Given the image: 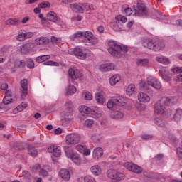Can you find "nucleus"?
Here are the masks:
<instances>
[{"instance_id": "obj_1", "label": "nucleus", "mask_w": 182, "mask_h": 182, "mask_svg": "<svg viewBox=\"0 0 182 182\" xmlns=\"http://www.w3.org/2000/svg\"><path fill=\"white\" fill-rule=\"evenodd\" d=\"M171 98L163 97L154 105V112L156 114H182V109L180 108L174 109L170 107Z\"/></svg>"}, {"instance_id": "obj_2", "label": "nucleus", "mask_w": 182, "mask_h": 182, "mask_svg": "<svg viewBox=\"0 0 182 182\" xmlns=\"http://www.w3.org/2000/svg\"><path fill=\"white\" fill-rule=\"evenodd\" d=\"M109 48L107 49L109 53L115 58H120L123 56V53L129 52V47L124 44L119 45L113 40H110L108 43Z\"/></svg>"}, {"instance_id": "obj_3", "label": "nucleus", "mask_w": 182, "mask_h": 182, "mask_svg": "<svg viewBox=\"0 0 182 182\" xmlns=\"http://www.w3.org/2000/svg\"><path fill=\"white\" fill-rule=\"evenodd\" d=\"M142 46L147 48L154 52H159L161 49H164V43L159 41H156L150 38H145L142 41Z\"/></svg>"}, {"instance_id": "obj_4", "label": "nucleus", "mask_w": 182, "mask_h": 182, "mask_svg": "<svg viewBox=\"0 0 182 182\" xmlns=\"http://www.w3.org/2000/svg\"><path fill=\"white\" fill-rule=\"evenodd\" d=\"M78 111L81 114H102V109L95 106L80 105L78 107Z\"/></svg>"}, {"instance_id": "obj_5", "label": "nucleus", "mask_w": 182, "mask_h": 182, "mask_svg": "<svg viewBox=\"0 0 182 182\" xmlns=\"http://www.w3.org/2000/svg\"><path fill=\"white\" fill-rule=\"evenodd\" d=\"M107 176L108 178L112 180L111 182H120L126 178L124 173L114 169H109L107 171Z\"/></svg>"}, {"instance_id": "obj_6", "label": "nucleus", "mask_w": 182, "mask_h": 182, "mask_svg": "<svg viewBox=\"0 0 182 182\" xmlns=\"http://www.w3.org/2000/svg\"><path fill=\"white\" fill-rule=\"evenodd\" d=\"M69 55L76 56L77 59H81V60H86V58H87V53H86V50L79 48H72L68 51Z\"/></svg>"}, {"instance_id": "obj_7", "label": "nucleus", "mask_w": 182, "mask_h": 182, "mask_svg": "<svg viewBox=\"0 0 182 182\" xmlns=\"http://www.w3.org/2000/svg\"><path fill=\"white\" fill-rule=\"evenodd\" d=\"M135 14L137 16H141L142 18H146L149 13H147V7L146 4L142 3H139L137 6H135Z\"/></svg>"}, {"instance_id": "obj_8", "label": "nucleus", "mask_w": 182, "mask_h": 182, "mask_svg": "<svg viewBox=\"0 0 182 182\" xmlns=\"http://www.w3.org/2000/svg\"><path fill=\"white\" fill-rule=\"evenodd\" d=\"M124 167L127 170H129V171L135 173V174H141V173H143V168L141 167H140L139 165H136L132 162L124 163Z\"/></svg>"}, {"instance_id": "obj_9", "label": "nucleus", "mask_w": 182, "mask_h": 182, "mask_svg": "<svg viewBox=\"0 0 182 182\" xmlns=\"http://www.w3.org/2000/svg\"><path fill=\"white\" fill-rule=\"evenodd\" d=\"M65 140L67 144H77L80 141V136L77 134H70L65 136Z\"/></svg>"}, {"instance_id": "obj_10", "label": "nucleus", "mask_w": 182, "mask_h": 182, "mask_svg": "<svg viewBox=\"0 0 182 182\" xmlns=\"http://www.w3.org/2000/svg\"><path fill=\"white\" fill-rule=\"evenodd\" d=\"M47 19L48 21H50V22H54V23H58L61 26H63V24L65 23L60 19L58 18V16L56 15V13H55V11L48 12L47 14Z\"/></svg>"}, {"instance_id": "obj_11", "label": "nucleus", "mask_w": 182, "mask_h": 182, "mask_svg": "<svg viewBox=\"0 0 182 182\" xmlns=\"http://www.w3.org/2000/svg\"><path fill=\"white\" fill-rule=\"evenodd\" d=\"M68 76L72 79V83H73V80L82 77V73L76 68H70L68 70Z\"/></svg>"}, {"instance_id": "obj_12", "label": "nucleus", "mask_w": 182, "mask_h": 182, "mask_svg": "<svg viewBox=\"0 0 182 182\" xmlns=\"http://www.w3.org/2000/svg\"><path fill=\"white\" fill-rule=\"evenodd\" d=\"M12 102V93L10 90H7L5 92V96L3 98V103L0 104V110H4L5 109V105H9Z\"/></svg>"}, {"instance_id": "obj_13", "label": "nucleus", "mask_w": 182, "mask_h": 182, "mask_svg": "<svg viewBox=\"0 0 182 182\" xmlns=\"http://www.w3.org/2000/svg\"><path fill=\"white\" fill-rule=\"evenodd\" d=\"M112 99L114 100V102L115 103V106H119V107H122V106H124V105H126V99L124 98L123 96L116 95L112 97Z\"/></svg>"}, {"instance_id": "obj_14", "label": "nucleus", "mask_w": 182, "mask_h": 182, "mask_svg": "<svg viewBox=\"0 0 182 182\" xmlns=\"http://www.w3.org/2000/svg\"><path fill=\"white\" fill-rule=\"evenodd\" d=\"M149 15L153 18L154 19H156L157 21H164V19H166V16L161 13L159 12L156 9H154L150 13Z\"/></svg>"}, {"instance_id": "obj_15", "label": "nucleus", "mask_w": 182, "mask_h": 182, "mask_svg": "<svg viewBox=\"0 0 182 182\" xmlns=\"http://www.w3.org/2000/svg\"><path fill=\"white\" fill-rule=\"evenodd\" d=\"M49 153H51L54 157H60L61 151L57 146L53 145L48 149Z\"/></svg>"}, {"instance_id": "obj_16", "label": "nucleus", "mask_w": 182, "mask_h": 182, "mask_svg": "<svg viewBox=\"0 0 182 182\" xmlns=\"http://www.w3.org/2000/svg\"><path fill=\"white\" fill-rule=\"evenodd\" d=\"M109 25L112 29H113V31L115 32H122V31H123V24H122L120 21H117L111 22Z\"/></svg>"}, {"instance_id": "obj_17", "label": "nucleus", "mask_w": 182, "mask_h": 182, "mask_svg": "<svg viewBox=\"0 0 182 182\" xmlns=\"http://www.w3.org/2000/svg\"><path fill=\"white\" fill-rule=\"evenodd\" d=\"M100 69L102 72H110L111 70H114V64L112 63L102 64L100 66Z\"/></svg>"}, {"instance_id": "obj_18", "label": "nucleus", "mask_w": 182, "mask_h": 182, "mask_svg": "<svg viewBox=\"0 0 182 182\" xmlns=\"http://www.w3.org/2000/svg\"><path fill=\"white\" fill-rule=\"evenodd\" d=\"M70 159L76 164V166H80L82 164V158L78 154L74 153L70 155Z\"/></svg>"}, {"instance_id": "obj_19", "label": "nucleus", "mask_w": 182, "mask_h": 182, "mask_svg": "<svg viewBox=\"0 0 182 182\" xmlns=\"http://www.w3.org/2000/svg\"><path fill=\"white\" fill-rule=\"evenodd\" d=\"M70 8L72 9L73 12L76 14H83V9H82V4L79 5L76 3L70 4Z\"/></svg>"}, {"instance_id": "obj_20", "label": "nucleus", "mask_w": 182, "mask_h": 182, "mask_svg": "<svg viewBox=\"0 0 182 182\" xmlns=\"http://www.w3.org/2000/svg\"><path fill=\"white\" fill-rule=\"evenodd\" d=\"M60 177L64 181H69L70 180V172L68 169H62L60 171Z\"/></svg>"}, {"instance_id": "obj_21", "label": "nucleus", "mask_w": 182, "mask_h": 182, "mask_svg": "<svg viewBox=\"0 0 182 182\" xmlns=\"http://www.w3.org/2000/svg\"><path fill=\"white\" fill-rule=\"evenodd\" d=\"M138 100L141 103H148L150 102V97L146 93L140 92L138 95Z\"/></svg>"}, {"instance_id": "obj_22", "label": "nucleus", "mask_w": 182, "mask_h": 182, "mask_svg": "<svg viewBox=\"0 0 182 182\" xmlns=\"http://www.w3.org/2000/svg\"><path fill=\"white\" fill-rule=\"evenodd\" d=\"M76 150L79 151L80 153H82V154H85V156H89L90 154V150L86 149V146L83 145H77L76 146Z\"/></svg>"}, {"instance_id": "obj_23", "label": "nucleus", "mask_w": 182, "mask_h": 182, "mask_svg": "<svg viewBox=\"0 0 182 182\" xmlns=\"http://www.w3.org/2000/svg\"><path fill=\"white\" fill-rule=\"evenodd\" d=\"M36 45H47L49 43V38L41 36L35 39Z\"/></svg>"}, {"instance_id": "obj_24", "label": "nucleus", "mask_w": 182, "mask_h": 182, "mask_svg": "<svg viewBox=\"0 0 182 182\" xmlns=\"http://www.w3.org/2000/svg\"><path fill=\"white\" fill-rule=\"evenodd\" d=\"M27 151L29 156H31V157H38V154H39V152H38V149L31 146H28L27 147Z\"/></svg>"}, {"instance_id": "obj_25", "label": "nucleus", "mask_w": 182, "mask_h": 182, "mask_svg": "<svg viewBox=\"0 0 182 182\" xmlns=\"http://www.w3.org/2000/svg\"><path fill=\"white\" fill-rule=\"evenodd\" d=\"M95 100L98 105H104L106 100H105V97L102 95L101 92H97L95 94Z\"/></svg>"}, {"instance_id": "obj_26", "label": "nucleus", "mask_w": 182, "mask_h": 182, "mask_svg": "<svg viewBox=\"0 0 182 182\" xmlns=\"http://www.w3.org/2000/svg\"><path fill=\"white\" fill-rule=\"evenodd\" d=\"M103 156V149L100 147L95 148L93 151V158L99 159Z\"/></svg>"}, {"instance_id": "obj_27", "label": "nucleus", "mask_w": 182, "mask_h": 182, "mask_svg": "<svg viewBox=\"0 0 182 182\" xmlns=\"http://www.w3.org/2000/svg\"><path fill=\"white\" fill-rule=\"evenodd\" d=\"M49 171H50V166H44L41 169H40L39 173L43 177H47Z\"/></svg>"}, {"instance_id": "obj_28", "label": "nucleus", "mask_w": 182, "mask_h": 182, "mask_svg": "<svg viewBox=\"0 0 182 182\" xmlns=\"http://www.w3.org/2000/svg\"><path fill=\"white\" fill-rule=\"evenodd\" d=\"M49 59H50L49 55H41L36 58V62L37 63H43V62H46V60H49Z\"/></svg>"}, {"instance_id": "obj_29", "label": "nucleus", "mask_w": 182, "mask_h": 182, "mask_svg": "<svg viewBox=\"0 0 182 182\" xmlns=\"http://www.w3.org/2000/svg\"><path fill=\"white\" fill-rule=\"evenodd\" d=\"M76 93V87L74 85H69L67 87L65 95L66 96H72V95H75Z\"/></svg>"}, {"instance_id": "obj_30", "label": "nucleus", "mask_w": 182, "mask_h": 182, "mask_svg": "<svg viewBox=\"0 0 182 182\" xmlns=\"http://www.w3.org/2000/svg\"><path fill=\"white\" fill-rule=\"evenodd\" d=\"M135 119V120H142L144 119V114H134V115H127L125 114V120H129V119Z\"/></svg>"}, {"instance_id": "obj_31", "label": "nucleus", "mask_w": 182, "mask_h": 182, "mask_svg": "<svg viewBox=\"0 0 182 182\" xmlns=\"http://www.w3.org/2000/svg\"><path fill=\"white\" fill-rule=\"evenodd\" d=\"M154 123H156L157 126H159L160 127H164V120L163 119V117L161 115L154 118Z\"/></svg>"}, {"instance_id": "obj_32", "label": "nucleus", "mask_w": 182, "mask_h": 182, "mask_svg": "<svg viewBox=\"0 0 182 182\" xmlns=\"http://www.w3.org/2000/svg\"><path fill=\"white\" fill-rule=\"evenodd\" d=\"M19 19L18 18H10L6 21V25H12L13 26H16V25H19Z\"/></svg>"}, {"instance_id": "obj_33", "label": "nucleus", "mask_w": 182, "mask_h": 182, "mask_svg": "<svg viewBox=\"0 0 182 182\" xmlns=\"http://www.w3.org/2000/svg\"><path fill=\"white\" fill-rule=\"evenodd\" d=\"M120 80V76L119 75H114L109 79V83L111 86H114L117 83H119Z\"/></svg>"}, {"instance_id": "obj_34", "label": "nucleus", "mask_w": 182, "mask_h": 182, "mask_svg": "<svg viewBox=\"0 0 182 182\" xmlns=\"http://www.w3.org/2000/svg\"><path fill=\"white\" fill-rule=\"evenodd\" d=\"M137 66H147L149 65V59L143 58L136 60Z\"/></svg>"}, {"instance_id": "obj_35", "label": "nucleus", "mask_w": 182, "mask_h": 182, "mask_svg": "<svg viewBox=\"0 0 182 182\" xmlns=\"http://www.w3.org/2000/svg\"><path fill=\"white\" fill-rule=\"evenodd\" d=\"M25 39H26L25 31L20 30L18 33L17 41H19V42H23V41H25Z\"/></svg>"}, {"instance_id": "obj_36", "label": "nucleus", "mask_w": 182, "mask_h": 182, "mask_svg": "<svg viewBox=\"0 0 182 182\" xmlns=\"http://www.w3.org/2000/svg\"><path fill=\"white\" fill-rule=\"evenodd\" d=\"M90 171L94 176H99L100 174V168L97 165L93 166L90 168Z\"/></svg>"}, {"instance_id": "obj_37", "label": "nucleus", "mask_w": 182, "mask_h": 182, "mask_svg": "<svg viewBox=\"0 0 182 182\" xmlns=\"http://www.w3.org/2000/svg\"><path fill=\"white\" fill-rule=\"evenodd\" d=\"M134 89H136V86L133 84H130L126 90V93L128 96H132L133 95V92H134Z\"/></svg>"}, {"instance_id": "obj_38", "label": "nucleus", "mask_w": 182, "mask_h": 182, "mask_svg": "<svg viewBox=\"0 0 182 182\" xmlns=\"http://www.w3.org/2000/svg\"><path fill=\"white\" fill-rule=\"evenodd\" d=\"M31 51V46L28 44L23 45L21 48V52L23 55H26Z\"/></svg>"}, {"instance_id": "obj_39", "label": "nucleus", "mask_w": 182, "mask_h": 182, "mask_svg": "<svg viewBox=\"0 0 182 182\" xmlns=\"http://www.w3.org/2000/svg\"><path fill=\"white\" fill-rule=\"evenodd\" d=\"M86 43H89V45H96L97 43V38L93 36H91V38H89L88 39H85Z\"/></svg>"}, {"instance_id": "obj_40", "label": "nucleus", "mask_w": 182, "mask_h": 182, "mask_svg": "<svg viewBox=\"0 0 182 182\" xmlns=\"http://www.w3.org/2000/svg\"><path fill=\"white\" fill-rule=\"evenodd\" d=\"M26 65L28 69H33L35 68V62L32 58H28L26 61Z\"/></svg>"}, {"instance_id": "obj_41", "label": "nucleus", "mask_w": 182, "mask_h": 182, "mask_svg": "<svg viewBox=\"0 0 182 182\" xmlns=\"http://www.w3.org/2000/svg\"><path fill=\"white\" fill-rule=\"evenodd\" d=\"M81 8L82 9V14H83V12H85V11H89V10H92V9H95L93 8V5H92V4L90 5V4H86V3L82 4H81Z\"/></svg>"}, {"instance_id": "obj_42", "label": "nucleus", "mask_w": 182, "mask_h": 182, "mask_svg": "<svg viewBox=\"0 0 182 182\" xmlns=\"http://www.w3.org/2000/svg\"><path fill=\"white\" fill-rule=\"evenodd\" d=\"M156 60L159 63H163L164 65H168V63H170L168 59L164 57H156Z\"/></svg>"}, {"instance_id": "obj_43", "label": "nucleus", "mask_w": 182, "mask_h": 182, "mask_svg": "<svg viewBox=\"0 0 182 182\" xmlns=\"http://www.w3.org/2000/svg\"><path fill=\"white\" fill-rule=\"evenodd\" d=\"M93 124H95V121H93V119H86L84 123V126L85 127H87L88 129H91L92 126H93Z\"/></svg>"}, {"instance_id": "obj_44", "label": "nucleus", "mask_w": 182, "mask_h": 182, "mask_svg": "<svg viewBox=\"0 0 182 182\" xmlns=\"http://www.w3.org/2000/svg\"><path fill=\"white\" fill-rule=\"evenodd\" d=\"M116 21H118V22H122V23H126L127 22V18L124 16L118 15L115 17Z\"/></svg>"}, {"instance_id": "obj_45", "label": "nucleus", "mask_w": 182, "mask_h": 182, "mask_svg": "<svg viewBox=\"0 0 182 182\" xmlns=\"http://www.w3.org/2000/svg\"><path fill=\"white\" fill-rule=\"evenodd\" d=\"M151 86L154 87V89H156V90L161 89V83L160 82V81L157 80H155L153 85Z\"/></svg>"}, {"instance_id": "obj_46", "label": "nucleus", "mask_w": 182, "mask_h": 182, "mask_svg": "<svg viewBox=\"0 0 182 182\" xmlns=\"http://www.w3.org/2000/svg\"><path fill=\"white\" fill-rule=\"evenodd\" d=\"M144 176L146 177V178H155L154 173L149 171H144Z\"/></svg>"}, {"instance_id": "obj_47", "label": "nucleus", "mask_w": 182, "mask_h": 182, "mask_svg": "<svg viewBox=\"0 0 182 182\" xmlns=\"http://www.w3.org/2000/svg\"><path fill=\"white\" fill-rule=\"evenodd\" d=\"M107 106L108 109H112L116 106L114 101L113 100V97H112L111 99L107 102Z\"/></svg>"}, {"instance_id": "obj_48", "label": "nucleus", "mask_w": 182, "mask_h": 182, "mask_svg": "<svg viewBox=\"0 0 182 182\" xmlns=\"http://www.w3.org/2000/svg\"><path fill=\"white\" fill-rule=\"evenodd\" d=\"M71 38L73 39H77L78 38H83V31H77L75 32Z\"/></svg>"}, {"instance_id": "obj_49", "label": "nucleus", "mask_w": 182, "mask_h": 182, "mask_svg": "<svg viewBox=\"0 0 182 182\" xmlns=\"http://www.w3.org/2000/svg\"><path fill=\"white\" fill-rule=\"evenodd\" d=\"M20 85L23 90H28V79H23L20 82Z\"/></svg>"}, {"instance_id": "obj_50", "label": "nucleus", "mask_w": 182, "mask_h": 182, "mask_svg": "<svg viewBox=\"0 0 182 182\" xmlns=\"http://www.w3.org/2000/svg\"><path fill=\"white\" fill-rule=\"evenodd\" d=\"M156 81V79H154V77L153 76H149L146 79V83L149 85V86H152V85Z\"/></svg>"}, {"instance_id": "obj_51", "label": "nucleus", "mask_w": 182, "mask_h": 182, "mask_svg": "<svg viewBox=\"0 0 182 182\" xmlns=\"http://www.w3.org/2000/svg\"><path fill=\"white\" fill-rule=\"evenodd\" d=\"M110 117L114 120H120V119L124 117V114H110Z\"/></svg>"}, {"instance_id": "obj_52", "label": "nucleus", "mask_w": 182, "mask_h": 182, "mask_svg": "<svg viewBox=\"0 0 182 182\" xmlns=\"http://www.w3.org/2000/svg\"><path fill=\"white\" fill-rule=\"evenodd\" d=\"M50 6V3H49V1L42 2L38 5V8H41V9H43L45 8H49Z\"/></svg>"}, {"instance_id": "obj_53", "label": "nucleus", "mask_w": 182, "mask_h": 182, "mask_svg": "<svg viewBox=\"0 0 182 182\" xmlns=\"http://www.w3.org/2000/svg\"><path fill=\"white\" fill-rule=\"evenodd\" d=\"M83 33V38H85V39H88L89 38H92L93 36V33L90 31H82Z\"/></svg>"}, {"instance_id": "obj_54", "label": "nucleus", "mask_w": 182, "mask_h": 182, "mask_svg": "<svg viewBox=\"0 0 182 182\" xmlns=\"http://www.w3.org/2000/svg\"><path fill=\"white\" fill-rule=\"evenodd\" d=\"M8 50H9V46L5 45L1 48H0V53H1V55H5Z\"/></svg>"}, {"instance_id": "obj_55", "label": "nucleus", "mask_w": 182, "mask_h": 182, "mask_svg": "<svg viewBox=\"0 0 182 182\" xmlns=\"http://www.w3.org/2000/svg\"><path fill=\"white\" fill-rule=\"evenodd\" d=\"M64 151L67 156H70V153H72V148L69 146H63Z\"/></svg>"}, {"instance_id": "obj_56", "label": "nucleus", "mask_w": 182, "mask_h": 182, "mask_svg": "<svg viewBox=\"0 0 182 182\" xmlns=\"http://www.w3.org/2000/svg\"><path fill=\"white\" fill-rule=\"evenodd\" d=\"M124 14L127 16H130V15H132V14H133V10H132V8H130V7L126 8L124 10Z\"/></svg>"}, {"instance_id": "obj_57", "label": "nucleus", "mask_w": 182, "mask_h": 182, "mask_svg": "<svg viewBox=\"0 0 182 182\" xmlns=\"http://www.w3.org/2000/svg\"><path fill=\"white\" fill-rule=\"evenodd\" d=\"M25 35H26V39H29L31 38H33V36H35L36 35V32H26L24 31Z\"/></svg>"}, {"instance_id": "obj_58", "label": "nucleus", "mask_w": 182, "mask_h": 182, "mask_svg": "<svg viewBox=\"0 0 182 182\" xmlns=\"http://www.w3.org/2000/svg\"><path fill=\"white\" fill-rule=\"evenodd\" d=\"M23 107L19 105L18 107H16L14 110L13 113L14 114H16L17 113H19V112H22L23 110Z\"/></svg>"}, {"instance_id": "obj_59", "label": "nucleus", "mask_w": 182, "mask_h": 182, "mask_svg": "<svg viewBox=\"0 0 182 182\" xmlns=\"http://www.w3.org/2000/svg\"><path fill=\"white\" fill-rule=\"evenodd\" d=\"M136 109L139 112H143V110L146 109V106L143 104L138 103L136 104Z\"/></svg>"}, {"instance_id": "obj_60", "label": "nucleus", "mask_w": 182, "mask_h": 182, "mask_svg": "<svg viewBox=\"0 0 182 182\" xmlns=\"http://www.w3.org/2000/svg\"><path fill=\"white\" fill-rule=\"evenodd\" d=\"M92 97H93L92 96V93H90L89 92H85V100H92Z\"/></svg>"}, {"instance_id": "obj_61", "label": "nucleus", "mask_w": 182, "mask_h": 182, "mask_svg": "<svg viewBox=\"0 0 182 182\" xmlns=\"http://www.w3.org/2000/svg\"><path fill=\"white\" fill-rule=\"evenodd\" d=\"M176 154L179 159L182 160V148H177L176 149Z\"/></svg>"}, {"instance_id": "obj_62", "label": "nucleus", "mask_w": 182, "mask_h": 182, "mask_svg": "<svg viewBox=\"0 0 182 182\" xmlns=\"http://www.w3.org/2000/svg\"><path fill=\"white\" fill-rule=\"evenodd\" d=\"M172 72L173 73H182V67H177L176 68L172 69Z\"/></svg>"}, {"instance_id": "obj_63", "label": "nucleus", "mask_w": 182, "mask_h": 182, "mask_svg": "<svg viewBox=\"0 0 182 182\" xmlns=\"http://www.w3.org/2000/svg\"><path fill=\"white\" fill-rule=\"evenodd\" d=\"M175 82H182V73H179V74L174 79Z\"/></svg>"}, {"instance_id": "obj_64", "label": "nucleus", "mask_w": 182, "mask_h": 182, "mask_svg": "<svg viewBox=\"0 0 182 182\" xmlns=\"http://www.w3.org/2000/svg\"><path fill=\"white\" fill-rule=\"evenodd\" d=\"M28 95V90H23V91L21 92V99H25L26 97V96Z\"/></svg>"}]
</instances>
